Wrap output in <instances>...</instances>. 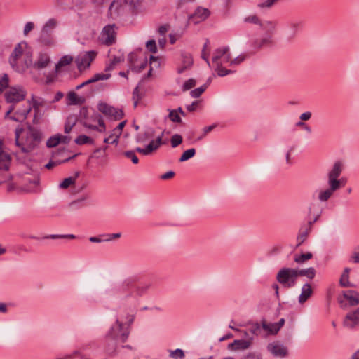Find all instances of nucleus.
I'll return each mask as SVG.
<instances>
[{"instance_id":"nucleus-22","label":"nucleus","mask_w":359,"mask_h":359,"mask_svg":"<svg viewBox=\"0 0 359 359\" xmlns=\"http://www.w3.org/2000/svg\"><path fill=\"white\" fill-rule=\"evenodd\" d=\"M359 323V310L347 314L344 321V325L348 328H353Z\"/></svg>"},{"instance_id":"nucleus-61","label":"nucleus","mask_w":359,"mask_h":359,"mask_svg":"<svg viewBox=\"0 0 359 359\" xmlns=\"http://www.w3.org/2000/svg\"><path fill=\"white\" fill-rule=\"evenodd\" d=\"M245 22L252 23V24H260V20L258 17L255 15H251L244 18Z\"/></svg>"},{"instance_id":"nucleus-59","label":"nucleus","mask_w":359,"mask_h":359,"mask_svg":"<svg viewBox=\"0 0 359 359\" xmlns=\"http://www.w3.org/2000/svg\"><path fill=\"white\" fill-rule=\"evenodd\" d=\"M147 48L151 53H155L157 52V46L155 40H149L146 43Z\"/></svg>"},{"instance_id":"nucleus-15","label":"nucleus","mask_w":359,"mask_h":359,"mask_svg":"<svg viewBox=\"0 0 359 359\" xmlns=\"http://www.w3.org/2000/svg\"><path fill=\"white\" fill-rule=\"evenodd\" d=\"M344 165L340 161H336L327 172V184L338 186V178L343 172Z\"/></svg>"},{"instance_id":"nucleus-36","label":"nucleus","mask_w":359,"mask_h":359,"mask_svg":"<svg viewBox=\"0 0 359 359\" xmlns=\"http://www.w3.org/2000/svg\"><path fill=\"white\" fill-rule=\"evenodd\" d=\"M79 175V172H77L74 176H71L64 179V180L59 184V187L63 189L69 188L75 183Z\"/></svg>"},{"instance_id":"nucleus-35","label":"nucleus","mask_w":359,"mask_h":359,"mask_svg":"<svg viewBox=\"0 0 359 359\" xmlns=\"http://www.w3.org/2000/svg\"><path fill=\"white\" fill-rule=\"evenodd\" d=\"M262 327L268 332L269 334H276L279 332L278 325L273 323H267L265 320L262 323Z\"/></svg>"},{"instance_id":"nucleus-33","label":"nucleus","mask_w":359,"mask_h":359,"mask_svg":"<svg viewBox=\"0 0 359 359\" xmlns=\"http://www.w3.org/2000/svg\"><path fill=\"white\" fill-rule=\"evenodd\" d=\"M344 297L347 299L351 306H355L359 304V299L357 297L358 293L353 290H349L344 293Z\"/></svg>"},{"instance_id":"nucleus-24","label":"nucleus","mask_w":359,"mask_h":359,"mask_svg":"<svg viewBox=\"0 0 359 359\" xmlns=\"http://www.w3.org/2000/svg\"><path fill=\"white\" fill-rule=\"evenodd\" d=\"M111 74L109 73H97L95 74L92 78L88 79L87 81L83 82L82 83L78 85L76 87V90H79L85 86L97 82L98 81L107 80L110 78Z\"/></svg>"},{"instance_id":"nucleus-10","label":"nucleus","mask_w":359,"mask_h":359,"mask_svg":"<svg viewBox=\"0 0 359 359\" xmlns=\"http://www.w3.org/2000/svg\"><path fill=\"white\" fill-rule=\"evenodd\" d=\"M26 96L27 91L22 86L10 88L4 95L6 101L11 104L24 100Z\"/></svg>"},{"instance_id":"nucleus-37","label":"nucleus","mask_w":359,"mask_h":359,"mask_svg":"<svg viewBox=\"0 0 359 359\" xmlns=\"http://www.w3.org/2000/svg\"><path fill=\"white\" fill-rule=\"evenodd\" d=\"M154 135V131L152 129H147L143 133H140L136 137L137 142H144L152 138Z\"/></svg>"},{"instance_id":"nucleus-51","label":"nucleus","mask_w":359,"mask_h":359,"mask_svg":"<svg viewBox=\"0 0 359 359\" xmlns=\"http://www.w3.org/2000/svg\"><path fill=\"white\" fill-rule=\"evenodd\" d=\"M60 144V137L57 134L50 137L46 142V146L49 148L55 147Z\"/></svg>"},{"instance_id":"nucleus-39","label":"nucleus","mask_w":359,"mask_h":359,"mask_svg":"<svg viewBox=\"0 0 359 359\" xmlns=\"http://www.w3.org/2000/svg\"><path fill=\"white\" fill-rule=\"evenodd\" d=\"M302 27V22L299 20H291L287 22V27L288 29V31L292 34L294 35V34L301 28Z\"/></svg>"},{"instance_id":"nucleus-49","label":"nucleus","mask_w":359,"mask_h":359,"mask_svg":"<svg viewBox=\"0 0 359 359\" xmlns=\"http://www.w3.org/2000/svg\"><path fill=\"white\" fill-rule=\"evenodd\" d=\"M142 94L140 93L139 87L136 86L133 92V100L134 107L137 106L139 101L142 99Z\"/></svg>"},{"instance_id":"nucleus-6","label":"nucleus","mask_w":359,"mask_h":359,"mask_svg":"<svg viewBox=\"0 0 359 359\" xmlns=\"http://www.w3.org/2000/svg\"><path fill=\"white\" fill-rule=\"evenodd\" d=\"M32 110L30 104L18 106L15 104H11L5 114V118L17 122H22L27 118Z\"/></svg>"},{"instance_id":"nucleus-58","label":"nucleus","mask_w":359,"mask_h":359,"mask_svg":"<svg viewBox=\"0 0 359 359\" xmlns=\"http://www.w3.org/2000/svg\"><path fill=\"white\" fill-rule=\"evenodd\" d=\"M8 86V76L4 74L0 79V93Z\"/></svg>"},{"instance_id":"nucleus-56","label":"nucleus","mask_w":359,"mask_h":359,"mask_svg":"<svg viewBox=\"0 0 359 359\" xmlns=\"http://www.w3.org/2000/svg\"><path fill=\"white\" fill-rule=\"evenodd\" d=\"M246 57L245 55H240L234 59L230 60L229 66H237L245 60Z\"/></svg>"},{"instance_id":"nucleus-60","label":"nucleus","mask_w":359,"mask_h":359,"mask_svg":"<svg viewBox=\"0 0 359 359\" xmlns=\"http://www.w3.org/2000/svg\"><path fill=\"white\" fill-rule=\"evenodd\" d=\"M350 261L353 263H359V246L354 248L350 257Z\"/></svg>"},{"instance_id":"nucleus-17","label":"nucleus","mask_w":359,"mask_h":359,"mask_svg":"<svg viewBox=\"0 0 359 359\" xmlns=\"http://www.w3.org/2000/svg\"><path fill=\"white\" fill-rule=\"evenodd\" d=\"M50 63V58L48 53H39L34 62H32L31 67L36 70H41L46 68Z\"/></svg>"},{"instance_id":"nucleus-50","label":"nucleus","mask_w":359,"mask_h":359,"mask_svg":"<svg viewBox=\"0 0 359 359\" xmlns=\"http://www.w3.org/2000/svg\"><path fill=\"white\" fill-rule=\"evenodd\" d=\"M67 100L69 104H77L80 103L81 97H78L76 93H75L74 92H69L67 94Z\"/></svg>"},{"instance_id":"nucleus-55","label":"nucleus","mask_w":359,"mask_h":359,"mask_svg":"<svg viewBox=\"0 0 359 359\" xmlns=\"http://www.w3.org/2000/svg\"><path fill=\"white\" fill-rule=\"evenodd\" d=\"M170 141L172 147L175 148L182 143V137L180 135L175 134L172 136Z\"/></svg>"},{"instance_id":"nucleus-21","label":"nucleus","mask_w":359,"mask_h":359,"mask_svg":"<svg viewBox=\"0 0 359 359\" xmlns=\"http://www.w3.org/2000/svg\"><path fill=\"white\" fill-rule=\"evenodd\" d=\"M328 187L325 189H322L319 191L318 195V200L320 202L325 203L327 202L334 194L336 190V185L332 184H327Z\"/></svg>"},{"instance_id":"nucleus-3","label":"nucleus","mask_w":359,"mask_h":359,"mask_svg":"<svg viewBox=\"0 0 359 359\" xmlns=\"http://www.w3.org/2000/svg\"><path fill=\"white\" fill-rule=\"evenodd\" d=\"M27 46L25 42L18 43L11 53L9 62L12 67L18 72H24L26 69L32 65V57L29 53H24V48Z\"/></svg>"},{"instance_id":"nucleus-19","label":"nucleus","mask_w":359,"mask_h":359,"mask_svg":"<svg viewBox=\"0 0 359 359\" xmlns=\"http://www.w3.org/2000/svg\"><path fill=\"white\" fill-rule=\"evenodd\" d=\"M181 64L177 68V72L178 74H182L187 69L191 68V67L193 65L194 60L192 55L190 53H181Z\"/></svg>"},{"instance_id":"nucleus-23","label":"nucleus","mask_w":359,"mask_h":359,"mask_svg":"<svg viewBox=\"0 0 359 359\" xmlns=\"http://www.w3.org/2000/svg\"><path fill=\"white\" fill-rule=\"evenodd\" d=\"M313 289L310 283H305L301 289V294L298 297V302L300 304L305 303L312 295Z\"/></svg>"},{"instance_id":"nucleus-5","label":"nucleus","mask_w":359,"mask_h":359,"mask_svg":"<svg viewBox=\"0 0 359 359\" xmlns=\"http://www.w3.org/2000/svg\"><path fill=\"white\" fill-rule=\"evenodd\" d=\"M297 278V269L294 268L283 267L279 270L276 275L277 281L286 288L294 287Z\"/></svg>"},{"instance_id":"nucleus-4","label":"nucleus","mask_w":359,"mask_h":359,"mask_svg":"<svg viewBox=\"0 0 359 359\" xmlns=\"http://www.w3.org/2000/svg\"><path fill=\"white\" fill-rule=\"evenodd\" d=\"M231 53L228 46H223L217 48L212 56V63L215 65V71L219 76H224L226 75L234 73V70L226 69L223 65L230 63Z\"/></svg>"},{"instance_id":"nucleus-46","label":"nucleus","mask_w":359,"mask_h":359,"mask_svg":"<svg viewBox=\"0 0 359 359\" xmlns=\"http://www.w3.org/2000/svg\"><path fill=\"white\" fill-rule=\"evenodd\" d=\"M207 87H208V85L204 84L194 90H192L190 92V95L194 98L199 97L202 95V93L206 90Z\"/></svg>"},{"instance_id":"nucleus-25","label":"nucleus","mask_w":359,"mask_h":359,"mask_svg":"<svg viewBox=\"0 0 359 359\" xmlns=\"http://www.w3.org/2000/svg\"><path fill=\"white\" fill-rule=\"evenodd\" d=\"M118 341V340L112 337H107V335H105L104 349L107 354L113 355L115 353Z\"/></svg>"},{"instance_id":"nucleus-53","label":"nucleus","mask_w":359,"mask_h":359,"mask_svg":"<svg viewBox=\"0 0 359 359\" xmlns=\"http://www.w3.org/2000/svg\"><path fill=\"white\" fill-rule=\"evenodd\" d=\"M261 330V326L258 323H251L250 325V327L248 329V331L254 335H259Z\"/></svg>"},{"instance_id":"nucleus-54","label":"nucleus","mask_w":359,"mask_h":359,"mask_svg":"<svg viewBox=\"0 0 359 359\" xmlns=\"http://www.w3.org/2000/svg\"><path fill=\"white\" fill-rule=\"evenodd\" d=\"M196 81L194 79H189L186 81L182 85V90L183 91H187L191 89L193 87L196 86Z\"/></svg>"},{"instance_id":"nucleus-45","label":"nucleus","mask_w":359,"mask_h":359,"mask_svg":"<svg viewBox=\"0 0 359 359\" xmlns=\"http://www.w3.org/2000/svg\"><path fill=\"white\" fill-rule=\"evenodd\" d=\"M260 27L268 32H273L276 29V23L272 21H266L259 24Z\"/></svg>"},{"instance_id":"nucleus-52","label":"nucleus","mask_w":359,"mask_h":359,"mask_svg":"<svg viewBox=\"0 0 359 359\" xmlns=\"http://www.w3.org/2000/svg\"><path fill=\"white\" fill-rule=\"evenodd\" d=\"M208 41H207L203 45V50L201 52V57L206 62L207 65L210 67V62L208 59Z\"/></svg>"},{"instance_id":"nucleus-38","label":"nucleus","mask_w":359,"mask_h":359,"mask_svg":"<svg viewBox=\"0 0 359 359\" xmlns=\"http://www.w3.org/2000/svg\"><path fill=\"white\" fill-rule=\"evenodd\" d=\"M126 125V121H123L112 130V135H115V138L111 141V144H117L118 143L119 137L121 135L122 130Z\"/></svg>"},{"instance_id":"nucleus-2","label":"nucleus","mask_w":359,"mask_h":359,"mask_svg":"<svg viewBox=\"0 0 359 359\" xmlns=\"http://www.w3.org/2000/svg\"><path fill=\"white\" fill-rule=\"evenodd\" d=\"M15 145L22 153L28 154L38 147L42 139V133L30 126L25 129L18 127L15 130Z\"/></svg>"},{"instance_id":"nucleus-7","label":"nucleus","mask_w":359,"mask_h":359,"mask_svg":"<svg viewBox=\"0 0 359 359\" xmlns=\"http://www.w3.org/2000/svg\"><path fill=\"white\" fill-rule=\"evenodd\" d=\"M130 329L123 325V323L119 318H116V322L107 332V337H112L121 342H125L129 335Z\"/></svg>"},{"instance_id":"nucleus-57","label":"nucleus","mask_w":359,"mask_h":359,"mask_svg":"<svg viewBox=\"0 0 359 359\" xmlns=\"http://www.w3.org/2000/svg\"><path fill=\"white\" fill-rule=\"evenodd\" d=\"M124 156L130 158L134 164H137L139 162L138 158L135 154V151H127L124 152Z\"/></svg>"},{"instance_id":"nucleus-20","label":"nucleus","mask_w":359,"mask_h":359,"mask_svg":"<svg viewBox=\"0 0 359 359\" xmlns=\"http://www.w3.org/2000/svg\"><path fill=\"white\" fill-rule=\"evenodd\" d=\"M254 340L253 337H248L245 339H236L229 344L233 350H246L250 347Z\"/></svg>"},{"instance_id":"nucleus-42","label":"nucleus","mask_w":359,"mask_h":359,"mask_svg":"<svg viewBox=\"0 0 359 359\" xmlns=\"http://www.w3.org/2000/svg\"><path fill=\"white\" fill-rule=\"evenodd\" d=\"M313 255L311 252L304 253L301 255H295L294 257V261L296 263L301 264L305 263L306 261L311 259Z\"/></svg>"},{"instance_id":"nucleus-13","label":"nucleus","mask_w":359,"mask_h":359,"mask_svg":"<svg viewBox=\"0 0 359 359\" xmlns=\"http://www.w3.org/2000/svg\"><path fill=\"white\" fill-rule=\"evenodd\" d=\"M96 55L97 53L94 50H90L79 54L75 60L79 70L83 71L88 68Z\"/></svg>"},{"instance_id":"nucleus-28","label":"nucleus","mask_w":359,"mask_h":359,"mask_svg":"<svg viewBox=\"0 0 359 359\" xmlns=\"http://www.w3.org/2000/svg\"><path fill=\"white\" fill-rule=\"evenodd\" d=\"M89 198V196L86 194H83L78 198L72 201L69 204V207L72 210H77L81 208H82L84 205V202L88 200Z\"/></svg>"},{"instance_id":"nucleus-31","label":"nucleus","mask_w":359,"mask_h":359,"mask_svg":"<svg viewBox=\"0 0 359 359\" xmlns=\"http://www.w3.org/2000/svg\"><path fill=\"white\" fill-rule=\"evenodd\" d=\"M310 231L309 226H302L300 228L297 238V247L300 246L306 241Z\"/></svg>"},{"instance_id":"nucleus-47","label":"nucleus","mask_w":359,"mask_h":359,"mask_svg":"<svg viewBox=\"0 0 359 359\" xmlns=\"http://www.w3.org/2000/svg\"><path fill=\"white\" fill-rule=\"evenodd\" d=\"M169 356L173 359H182L184 358V353L180 348L169 351Z\"/></svg>"},{"instance_id":"nucleus-34","label":"nucleus","mask_w":359,"mask_h":359,"mask_svg":"<svg viewBox=\"0 0 359 359\" xmlns=\"http://www.w3.org/2000/svg\"><path fill=\"white\" fill-rule=\"evenodd\" d=\"M73 61V57L69 55L62 56L55 65V71L57 72L61 68L69 65Z\"/></svg>"},{"instance_id":"nucleus-16","label":"nucleus","mask_w":359,"mask_h":359,"mask_svg":"<svg viewBox=\"0 0 359 359\" xmlns=\"http://www.w3.org/2000/svg\"><path fill=\"white\" fill-rule=\"evenodd\" d=\"M28 104H30L32 109H34V116L33 119L34 123H38L39 120L41 118L40 107H42L45 104V100L41 97H36L34 95H32L31 99L27 101Z\"/></svg>"},{"instance_id":"nucleus-32","label":"nucleus","mask_w":359,"mask_h":359,"mask_svg":"<svg viewBox=\"0 0 359 359\" xmlns=\"http://www.w3.org/2000/svg\"><path fill=\"white\" fill-rule=\"evenodd\" d=\"M298 277L305 276L309 280H313L316 275V271L313 267H309L306 269H297Z\"/></svg>"},{"instance_id":"nucleus-14","label":"nucleus","mask_w":359,"mask_h":359,"mask_svg":"<svg viewBox=\"0 0 359 359\" xmlns=\"http://www.w3.org/2000/svg\"><path fill=\"white\" fill-rule=\"evenodd\" d=\"M97 108L100 112L115 120H119L122 118L123 116V111L121 109H116L104 102L98 104Z\"/></svg>"},{"instance_id":"nucleus-26","label":"nucleus","mask_w":359,"mask_h":359,"mask_svg":"<svg viewBox=\"0 0 359 359\" xmlns=\"http://www.w3.org/2000/svg\"><path fill=\"white\" fill-rule=\"evenodd\" d=\"M11 158L9 154L0 152V170L8 171L10 168Z\"/></svg>"},{"instance_id":"nucleus-63","label":"nucleus","mask_w":359,"mask_h":359,"mask_svg":"<svg viewBox=\"0 0 359 359\" xmlns=\"http://www.w3.org/2000/svg\"><path fill=\"white\" fill-rule=\"evenodd\" d=\"M75 123H76L75 121H71L70 118H67V122L65 125V128H64L65 133L66 134H68L71 132L73 126L75 125Z\"/></svg>"},{"instance_id":"nucleus-29","label":"nucleus","mask_w":359,"mask_h":359,"mask_svg":"<svg viewBox=\"0 0 359 359\" xmlns=\"http://www.w3.org/2000/svg\"><path fill=\"white\" fill-rule=\"evenodd\" d=\"M209 15L210 11L208 9L204 8H198L191 18H196V22H198L205 20Z\"/></svg>"},{"instance_id":"nucleus-64","label":"nucleus","mask_w":359,"mask_h":359,"mask_svg":"<svg viewBox=\"0 0 359 359\" xmlns=\"http://www.w3.org/2000/svg\"><path fill=\"white\" fill-rule=\"evenodd\" d=\"M147 64V60L143 59L142 60L140 61V63L139 65L133 66V70L140 72L145 69Z\"/></svg>"},{"instance_id":"nucleus-44","label":"nucleus","mask_w":359,"mask_h":359,"mask_svg":"<svg viewBox=\"0 0 359 359\" xmlns=\"http://www.w3.org/2000/svg\"><path fill=\"white\" fill-rule=\"evenodd\" d=\"M196 154V149L194 148L186 150L182 153V156L180 158V162L186 161L192 157H194Z\"/></svg>"},{"instance_id":"nucleus-40","label":"nucleus","mask_w":359,"mask_h":359,"mask_svg":"<svg viewBox=\"0 0 359 359\" xmlns=\"http://www.w3.org/2000/svg\"><path fill=\"white\" fill-rule=\"evenodd\" d=\"M75 143L78 145H83L86 144H93L94 140L86 135H79L74 140Z\"/></svg>"},{"instance_id":"nucleus-43","label":"nucleus","mask_w":359,"mask_h":359,"mask_svg":"<svg viewBox=\"0 0 359 359\" xmlns=\"http://www.w3.org/2000/svg\"><path fill=\"white\" fill-rule=\"evenodd\" d=\"M118 318L121 319L123 325L130 329V326L134 321L135 315L133 313H126L124 316H120Z\"/></svg>"},{"instance_id":"nucleus-12","label":"nucleus","mask_w":359,"mask_h":359,"mask_svg":"<svg viewBox=\"0 0 359 359\" xmlns=\"http://www.w3.org/2000/svg\"><path fill=\"white\" fill-rule=\"evenodd\" d=\"M267 351L273 357L285 358L289 355V349L280 341H273L268 344Z\"/></svg>"},{"instance_id":"nucleus-48","label":"nucleus","mask_w":359,"mask_h":359,"mask_svg":"<svg viewBox=\"0 0 359 359\" xmlns=\"http://www.w3.org/2000/svg\"><path fill=\"white\" fill-rule=\"evenodd\" d=\"M75 236L73 234H50L46 236L45 239H58V238H75Z\"/></svg>"},{"instance_id":"nucleus-11","label":"nucleus","mask_w":359,"mask_h":359,"mask_svg":"<svg viewBox=\"0 0 359 359\" xmlns=\"http://www.w3.org/2000/svg\"><path fill=\"white\" fill-rule=\"evenodd\" d=\"M117 27L115 24L104 26L100 34V42L107 46L112 45L116 41Z\"/></svg>"},{"instance_id":"nucleus-62","label":"nucleus","mask_w":359,"mask_h":359,"mask_svg":"<svg viewBox=\"0 0 359 359\" xmlns=\"http://www.w3.org/2000/svg\"><path fill=\"white\" fill-rule=\"evenodd\" d=\"M169 117L170 120L173 122L180 123L181 122V118L179 116L177 111L176 110H171L169 113Z\"/></svg>"},{"instance_id":"nucleus-8","label":"nucleus","mask_w":359,"mask_h":359,"mask_svg":"<svg viewBox=\"0 0 359 359\" xmlns=\"http://www.w3.org/2000/svg\"><path fill=\"white\" fill-rule=\"evenodd\" d=\"M133 8V5L131 1L128 0H114L111 4L109 8V15L111 18H116L121 15H123L128 10Z\"/></svg>"},{"instance_id":"nucleus-18","label":"nucleus","mask_w":359,"mask_h":359,"mask_svg":"<svg viewBox=\"0 0 359 359\" xmlns=\"http://www.w3.org/2000/svg\"><path fill=\"white\" fill-rule=\"evenodd\" d=\"M94 121L97 122V126L89 123L88 121H83V126L88 129L96 130L99 133H104L106 131V126L102 116L100 115L95 116Z\"/></svg>"},{"instance_id":"nucleus-30","label":"nucleus","mask_w":359,"mask_h":359,"mask_svg":"<svg viewBox=\"0 0 359 359\" xmlns=\"http://www.w3.org/2000/svg\"><path fill=\"white\" fill-rule=\"evenodd\" d=\"M162 144V136H158L156 140H151L145 147L147 155L151 154L153 151L157 150Z\"/></svg>"},{"instance_id":"nucleus-41","label":"nucleus","mask_w":359,"mask_h":359,"mask_svg":"<svg viewBox=\"0 0 359 359\" xmlns=\"http://www.w3.org/2000/svg\"><path fill=\"white\" fill-rule=\"evenodd\" d=\"M349 272L350 269L346 268L341 276L339 283L341 286L342 287H351L353 285L349 282L348 277H349Z\"/></svg>"},{"instance_id":"nucleus-9","label":"nucleus","mask_w":359,"mask_h":359,"mask_svg":"<svg viewBox=\"0 0 359 359\" xmlns=\"http://www.w3.org/2000/svg\"><path fill=\"white\" fill-rule=\"evenodd\" d=\"M57 25V21L54 18L49 19L43 26L40 40L44 45L49 46L53 43L52 34Z\"/></svg>"},{"instance_id":"nucleus-27","label":"nucleus","mask_w":359,"mask_h":359,"mask_svg":"<svg viewBox=\"0 0 359 359\" xmlns=\"http://www.w3.org/2000/svg\"><path fill=\"white\" fill-rule=\"evenodd\" d=\"M124 60V55L123 53H119L116 55H112L110 59V62L107 65L105 68L106 72H110L112 70L116 65L122 62Z\"/></svg>"},{"instance_id":"nucleus-1","label":"nucleus","mask_w":359,"mask_h":359,"mask_svg":"<svg viewBox=\"0 0 359 359\" xmlns=\"http://www.w3.org/2000/svg\"><path fill=\"white\" fill-rule=\"evenodd\" d=\"M148 289L147 285H136L135 278L129 277L124 279L117 289L121 299L131 310H135L139 305L140 298Z\"/></svg>"}]
</instances>
